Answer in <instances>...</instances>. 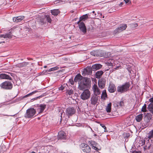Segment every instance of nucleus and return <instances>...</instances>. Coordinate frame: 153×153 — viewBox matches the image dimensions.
Returning <instances> with one entry per match:
<instances>
[{"mask_svg":"<svg viewBox=\"0 0 153 153\" xmlns=\"http://www.w3.org/2000/svg\"><path fill=\"white\" fill-rule=\"evenodd\" d=\"M130 85L129 83L126 82L124 84L119 86L117 88V91L118 92L124 93L129 90Z\"/></svg>","mask_w":153,"mask_h":153,"instance_id":"f257e3e1","label":"nucleus"},{"mask_svg":"<svg viewBox=\"0 0 153 153\" xmlns=\"http://www.w3.org/2000/svg\"><path fill=\"white\" fill-rule=\"evenodd\" d=\"M36 110L33 108H30L26 111L24 116L26 118H29L34 117L36 116Z\"/></svg>","mask_w":153,"mask_h":153,"instance_id":"f03ea898","label":"nucleus"},{"mask_svg":"<svg viewBox=\"0 0 153 153\" xmlns=\"http://www.w3.org/2000/svg\"><path fill=\"white\" fill-rule=\"evenodd\" d=\"M0 87L1 88L7 90H10L13 87V84L10 82L6 81L0 85Z\"/></svg>","mask_w":153,"mask_h":153,"instance_id":"7ed1b4c3","label":"nucleus"},{"mask_svg":"<svg viewBox=\"0 0 153 153\" xmlns=\"http://www.w3.org/2000/svg\"><path fill=\"white\" fill-rule=\"evenodd\" d=\"M91 93L88 89H85L84 90L81 94L80 97L81 99L85 100L88 99L90 97Z\"/></svg>","mask_w":153,"mask_h":153,"instance_id":"20e7f679","label":"nucleus"},{"mask_svg":"<svg viewBox=\"0 0 153 153\" xmlns=\"http://www.w3.org/2000/svg\"><path fill=\"white\" fill-rule=\"evenodd\" d=\"M80 148L83 152L85 153H89L91 151L90 147L87 144L82 143L80 145Z\"/></svg>","mask_w":153,"mask_h":153,"instance_id":"39448f33","label":"nucleus"},{"mask_svg":"<svg viewBox=\"0 0 153 153\" xmlns=\"http://www.w3.org/2000/svg\"><path fill=\"white\" fill-rule=\"evenodd\" d=\"M76 111V109L73 107H68L66 109V115L68 117L71 116L75 114Z\"/></svg>","mask_w":153,"mask_h":153,"instance_id":"423d86ee","label":"nucleus"},{"mask_svg":"<svg viewBox=\"0 0 153 153\" xmlns=\"http://www.w3.org/2000/svg\"><path fill=\"white\" fill-rule=\"evenodd\" d=\"M80 30L83 33H85L86 32V28L84 23L82 22L79 21L77 22Z\"/></svg>","mask_w":153,"mask_h":153,"instance_id":"0eeeda50","label":"nucleus"},{"mask_svg":"<svg viewBox=\"0 0 153 153\" xmlns=\"http://www.w3.org/2000/svg\"><path fill=\"white\" fill-rule=\"evenodd\" d=\"M127 27V25L126 24L120 25L119 27H118L114 30V33H120L125 30Z\"/></svg>","mask_w":153,"mask_h":153,"instance_id":"6e6552de","label":"nucleus"},{"mask_svg":"<svg viewBox=\"0 0 153 153\" xmlns=\"http://www.w3.org/2000/svg\"><path fill=\"white\" fill-rule=\"evenodd\" d=\"M92 89L94 92L95 95L97 96L100 94L101 91L97 86L95 84H94L93 86Z\"/></svg>","mask_w":153,"mask_h":153,"instance_id":"1a4fd4ad","label":"nucleus"},{"mask_svg":"<svg viewBox=\"0 0 153 153\" xmlns=\"http://www.w3.org/2000/svg\"><path fill=\"white\" fill-rule=\"evenodd\" d=\"M46 108V105L45 104H40L38 107L37 111L39 114L42 113Z\"/></svg>","mask_w":153,"mask_h":153,"instance_id":"9d476101","label":"nucleus"},{"mask_svg":"<svg viewBox=\"0 0 153 153\" xmlns=\"http://www.w3.org/2000/svg\"><path fill=\"white\" fill-rule=\"evenodd\" d=\"M116 88L115 85L112 83H110L108 88V90L111 93H113L116 91Z\"/></svg>","mask_w":153,"mask_h":153,"instance_id":"9b49d317","label":"nucleus"},{"mask_svg":"<svg viewBox=\"0 0 153 153\" xmlns=\"http://www.w3.org/2000/svg\"><path fill=\"white\" fill-rule=\"evenodd\" d=\"M150 103L148 105V108L153 114V97L149 99Z\"/></svg>","mask_w":153,"mask_h":153,"instance_id":"f8f14e48","label":"nucleus"},{"mask_svg":"<svg viewBox=\"0 0 153 153\" xmlns=\"http://www.w3.org/2000/svg\"><path fill=\"white\" fill-rule=\"evenodd\" d=\"M0 79H1L12 80V78L10 76L4 73L0 74Z\"/></svg>","mask_w":153,"mask_h":153,"instance_id":"ddd939ff","label":"nucleus"},{"mask_svg":"<svg viewBox=\"0 0 153 153\" xmlns=\"http://www.w3.org/2000/svg\"><path fill=\"white\" fill-rule=\"evenodd\" d=\"M98 99V97L94 95L91 98V103L93 105H96Z\"/></svg>","mask_w":153,"mask_h":153,"instance_id":"4468645a","label":"nucleus"},{"mask_svg":"<svg viewBox=\"0 0 153 153\" xmlns=\"http://www.w3.org/2000/svg\"><path fill=\"white\" fill-rule=\"evenodd\" d=\"M45 19H46L47 21L49 23H51V19L50 16L49 15L45 16L43 18V19L41 20L40 22L43 24H44L45 22Z\"/></svg>","mask_w":153,"mask_h":153,"instance_id":"2eb2a0df","label":"nucleus"},{"mask_svg":"<svg viewBox=\"0 0 153 153\" xmlns=\"http://www.w3.org/2000/svg\"><path fill=\"white\" fill-rule=\"evenodd\" d=\"M66 134L63 131H60L58 133V138L59 139H62L65 138Z\"/></svg>","mask_w":153,"mask_h":153,"instance_id":"dca6fc26","label":"nucleus"},{"mask_svg":"<svg viewBox=\"0 0 153 153\" xmlns=\"http://www.w3.org/2000/svg\"><path fill=\"white\" fill-rule=\"evenodd\" d=\"M102 67V65L100 64H95L92 66V69L93 71H94L100 69Z\"/></svg>","mask_w":153,"mask_h":153,"instance_id":"f3484780","label":"nucleus"},{"mask_svg":"<svg viewBox=\"0 0 153 153\" xmlns=\"http://www.w3.org/2000/svg\"><path fill=\"white\" fill-rule=\"evenodd\" d=\"M81 80V83H82L84 85L87 86L89 84V79L88 78L83 77Z\"/></svg>","mask_w":153,"mask_h":153,"instance_id":"a211bd4d","label":"nucleus"},{"mask_svg":"<svg viewBox=\"0 0 153 153\" xmlns=\"http://www.w3.org/2000/svg\"><path fill=\"white\" fill-rule=\"evenodd\" d=\"M82 78L83 77L80 74H78L75 77L74 81L75 82H79L82 79Z\"/></svg>","mask_w":153,"mask_h":153,"instance_id":"6ab92c4d","label":"nucleus"},{"mask_svg":"<svg viewBox=\"0 0 153 153\" xmlns=\"http://www.w3.org/2000/svg\"><path fill=\"white\" fill-rule=\"evenodd\" d=\"M103 73V72L102 71H97L95 74L96 77L97 79L100 78Z\"/></svg>","mask_w":153,"mask_h":153,"instance_id":"aec40b11","label":"nucleus"},{"mask_svg":"<svg viewBox=\"0 0 153 153\" xmlns=\"http://www.w3.org/2000/svg\"><path fill=\"white\" fill-rule=\"evenodd\" d=\"M143 117V114H140L136 117L135 119L137 122H139L142 120Z\"/></svg>","mask_w":153,"mask_h":153,"instance_id":"412c9836","label":"nucleus"},{"mask_svg":"<svg viewBox=\"0 0 153 153\" xmlns=\"http://www.w3.org/2000/svg\"><path fill=\"white\" fill-rule=\"evenodd\" d=\"M51 13L53 15L57 16L59 13L60 11L58 9H54L51 11Z\"/></svg>","mask_w":153,"mask_h":153,"instance_id":"4be33fe9","label":"nucleus"},{"mask_svg":"<svg viewBox=\"0 0 153 153\" xmlns=\"http://www.w3.org/2000/svg\"><path fill=\"white\" fill-rule=\"evenodd\" d=\"M111 102L109 103L106 107V111L108 113H109L111 111Z\"/></svg>","mask_w":153,"mask_h":153,"instance_id":"5701e85b","label":"nucleus"},{"mask_svg":"<svg viewBox=\"0 0 153 153\" xmlns=\"http://www.w3.org/2000/svg\"><path fill=\"white\" fill-rule=\"evenodd\" d=\"M107 94H106V91L105 90H104L103 91L102 95L101 96V98L102 99L105 100V98L107 97Z\"/></svg>","mask_w":153,"mask_h":153,"instance_id":"b1692460","label":"nucleus"},{"mask_svg":"<svg viewBox=\"0 0 153 153\" xmlns=\"http://www.w3.org/2000/svg\"><path fill=\"white\" fill-rule=\"evenodd\" d=\"M27 62H22L17 64L16 66L19 68H22L26 66L27 65Z\"/></svg>","mask_w":153,"mask_h":153,"instance_id":"393cba45","label":"nucleus"},{"mask_svg":"<svg viewBox=\"0 0 153 153\" xmlns=\"http://www.w3.org/2000/svg\"><path fill=\"white\" fill-rule=\"evenodd\" d=\"M98 84L99 87L101 88H103L105 87L104 82L103 81H99Z\"/></svg>","mask_w":153,"mask_h":153,"instance_id":"a878e982","label":"nucleus"},{"mask_svg":"<svg viewBox=\"0 0 153 153\" xmlns=\"http://www.w3.org/2000/svg\"><path fill=\"white\" fill-rule=\"evenodd\" d=\"M38 92V91H33V92H31V93H30L27 94L26 95H25V96H24L22 97V98L24 99V98H26L27 97H28L29 96H31V95H33V94H35V93H36Z\"/></svg>","mask_w":153,"mask_h":153,"instance_id":"bb28decb","label":"nucleus"},{"mask_svg":"<svg viewBox=\"0 0 153 153\" xmlns=\"http://www.w3.org/2000/svg\"><path fill=\"white\" fill-rule=\"evenodd\" d=\"M88 14L83 15L80 17L79 20V21L80 22L83 20H85V19H88Z\"/></svg>","mask_w":153,"mask_h":153,"instance_id":"cd10ccee","label":"nucleus"},{"mask_svg":"<svg viewBox=\"0 0 153 153\" xmlns=\"http://www.w3.org/2000/svg\"><path fill=\"white\" fill-rule=\"evenodd\" d=\"M87 85H84L82 83H80L79 84V88L80 90H83L85 89V87Z\"/></svg>","mask_w":153,"mask_h":153,"instance_id":"c85d7f7f","label":"nucleus"},{"mask_svg":"<svg viewBox=\"0 0 153 153\" xmlns=\"http://www.w3.org/2000/svg\"><path fill=\"white\" fill-rule=\"evenodd\" d=\"M67 85L64 84L63 85H62L59 88V90L63 91H65V90H67V87H66V86Z\"/></svg>","mask_w":153,"mask_h":153,"instance_id":"c756f323","label":"nucleus"},{"mask_svg":"<svg viewBox=\"0 0 153 153\" xmlns=\"http://www.w3.org/2000/svg\"><path fill=\"white\" fill-rule=\"evenodd\" d=\"M66 95H68L70 96L74 94V91L72 89L66 90Z\"/></svg>","mask_w":153,"mask_h":153,"instance_id":"7c9ffc66","label":"nucleus"},{"mask_svg":"<svg viewBox=\"0 0 153 153\" xmlns=\"http://www.w3.org/2000/svg\"><path fill=\"white\" fill-rule=\"evenodd\" d=\"M5 34V39H10L11 38L12 36L10 32L7 33Z\"/></svg>","mask_w":153,"mask_h":153,"instance_id":"2f4dec72","label":"nucleus"},{"mask_svg":"<svg viewBox=\"0 0 153 153\" xmlns=\"http://www.w3.org/2000/svg\"><path fill=\"white\" fill-rule=\"evenodd\" d=\"M149 134L148 137L150 139L153 137V129L149 132Z\"/></svg>","mask_w":153,"mask_h":153,"instance_id":"473e14b6","label":"nucleus"},{"mask_svg":"<svg viewBox=\"0 0 153 153\" xmlns=\"http://www.w3.org/2000/svg\"><path fill=\"white\" fill-rule=\"evenodd\" d=\"M146 104H144L143 106L142 107L141 109V111L143 112H146Z\"/></svg>","mask_w":153,"mask_h":153,"instance_id":"72a5a7b5","label":"nucleus"},{"mask_svg":"<svg viewBox=\"0 0 153 153\" xmlns=\"http://www.w3.org/2000/svg\"><path fill=\"white\" fill-rule=\"evenodd\" d=\"M24 18V16H20L17 17V19L18 21V22L21 21L23 20Z\"/></svg>","mask_w":153,"mask_h":153,"instance_id":"f704fd0d","label":"nucleus"},{"mask_svg":"<svg viewBox=\"0 0 153 153\" xmlns=\"http://www.w3.org/2000/svg\"><path fill=\"white\" fill-rule=\"evenodd\" d=\"M100 125L104 129V131L105 132H106V131H107L106 129V128L105 127V126L102 124H100Z\"/></svg>","mask_w":153,"mask_h":153,"instance_id":"c9c22d12","label":"nucleus"},{"mask_svg":"<svg viewBox=\"0 0 153 153\" xmlns=\"http://www.w3.org/2000/svg\"><path fill=\"white\" fill-rule=\"evenodd\" d=\"M130 136V134L129 133H126L124 134V136L125 138H127Z\"/></svg>","mask_w":153,"mask_h":153,"instance_id":"e433bc0d","label":"nucleus"},{"mask_svg":"<svg viewBox=\"0 0 153 153\" xmlns=\"http://www.w3.org/2000/svg\"><path fill=\"white\" fill-rule=\"evenodd\" d=\"M146 149H151V148H152V149L153 148V146H152L151 145H149L148 146H146Z\"/></svg>","mask_w":153,"mask_h":153,"instance_id":"4c0bfd02","label":"nucleus"},{"mask_svg":"<svg viewBox=\"0 0 153 153\" xmlns=\"http://www.w3.org/2000/svg\"><path fill=\"white\" fill-rule=\"evenodd\" d=\"M13 21L14 22H18V21L17 19V17H14L13 18Z\"/></svg>","mask_w":153,"mask_h":153,"instance_id":"58836bf2","label":"nucleus"},{"mask_svg":"<svg viewBox=\"0 0 153 153\" xmlns=\"http://www.w3.org/2000/svg\"><path fill=\"white\" fill-rule=\"evenodd\" d=\"M56 67H54L52 68H50L48 70V71L50 72L54 70H56Z\"/></svg>","mask_w":153,"mask_h":153,"instance_id":"ea45409f","label":"nucleus"},{"mask_svg":"<svg viewBox=\"0 0 153 153\" xmlns=\"http://www.w3.org/2000/svg\"><path fill=\"white\" fill-rule=\"evenodd\" d=\"M92 148L96 151H98L99 150L96 147L94 146H92Z\"/></svg>","mask_w":153,"mask_h":153,"instance_id":"a19ab883","label":"nucleus"},{"mask_svg":"<svg viewBox=\"0 0 153 153\" xmlns=\"http://www.w3.org/2000/svg\"><path fill=\"white\" fill-rule=\"evenodd\" d=\"M120 105V106H123L124 105V103L123 101H121L119 103Z\"/></svg>","mask_w":153,"mask_h":153,"instance_id":"79ce46f5","label":"nucleus"},{"mask_svg":"<svg viewBox=\"0 0 153 153\" xmlns=\"http://www.w3.org/2000/svg\"><path fill=\"white\" fill-rule=\"evenodd\" d=\"M124 1L126 3H127L130 1V0H124Z\"/></svg>","mask_w":153,"mask_h":153,"instance_id":"37998d69","label":"nucleus"},{"mask_svg":"<svg viewBox=\"0 0 153 153\" xmlns=\"http://www.w3.org/2000/svg\"><path fill=\"white\" fill-rule=\"evenodd\" d=\"M124 3L123 2H122L120 3V4H119V5L120 6H121Z\"/></svg>","mask_w":153,"mask_h":153,"instance_id":"c03bdc74","label":"nucleus"},{"mask_svg":"<svg viewBox=\"0 0 153 153\" xmlns=\"http://www.w3.org/2000/svg\"><path fill=\"white\" fill-rule=\"evenodd\" d=\"M2 38H3L4 39H5V34H2Z\"/></svg>","mask_w":153,"mask_h":153,"instance_id":"a18cd8bd","label":"nucleus"},{"mask_svg":"<svg viewBox=\"0 0 153 153\" xmlns=\"http://www.w3.org/2000/svg\"><path fill=\"white\" fill-rule=\"evenodd\" d=\"M134 27H137L138 26L137 24V23L135 24H134Z\"/></svg>","mask_w":153,"mask_h":153,"instance_id":"49530a36","label":"nucleus"},{"mask_svg":"<svg viewBox=\"0 0 153 153\" xmlns=\"http://www.w3.org/2000/svg\"><path fill=\"white\" fill-rule=\"evenodd\" d=\"M93 53L92 52H91V55H93L94 56L95 55H93Z\"/></svg>","mask_w":153,"mask_h":153,"instance_id":"de8ad7c7","label":"nucleus"},{"mask_svg":"<svg viewBox=\"0 0 153 153\" xmlns=\"http://www.w3.org/2000/svg\"><path fill=\"white\" fill-rule=\"evenodd\" d=\"M0 37L2 38V34H0Z\"/></svg>","mask_w":153,"mask_h":153,"instance_id":"09e8293b","label":"nucleus"},{"mask_svg":"<svg viewBox=\"0 0 153 153\" xmlns=\"http://www.w3.org/2000/svg\"><path fill=\"white\" fill-rule=\"evenodd\" d=\"M117 68H114V69H115V70H116L117 69Z\"/></svg>","mask_w":153,"mask_h":153,"instance_id":"8fccbe9b","label":"nucleus"},{"mask_svg":"<svg viewBox=\"0 0 153 153\" xmlns=\"http://www.w3.org/2000/svg\"><path fill=\"white\" fill-rule=\"evenodd\" d=\"M110 66H113V65L112 63H111V65H110Z\"/></svg>","mask_w":153,"mask_h":153,"instance_id":"3c124183","label":"nucleus"},{"mask_svg":"<svg viewBox=\"0 0 153 153\" xmlns=\"http://www.w3.org/2000/svg\"><path fill=\"white\" fill-rule=\"evenodd\" d=\"M40 96H39V97H36V99H37V98H40Z\"/></svg>","mask_w":153,"mask_h":153,"instance_id":"603ef678","label":"nucleus"},{"mask_svg":"<svg viewBox=\"0 0 153 153\" xmlns=\"http://www.w3.org/2000/svg\"><path fill=\"white\" fill-rule=\"evenodd\" d=\"M92 13H95V11H93L92 12Z\"/></svg>","mask_w":153,"mask_h":153,"instance_id":"864d4df0","label":"nucleus"},{"mask_svg":"<svg viewBox=\"0 0 153 153\" xmlns=\"http://www.w3.org/2000/svg\"><path fill=\"white\" fill-rule=\"evenodd\" d=\"M47 66H45L44 67L45 68H47Z\"/></svg>","mask_w":153,"mask_h":153,"instance_id":"5fc2aeb1","label":"nucleus"},{"mask_svg":"<svg viewBox=\"0 0 153 153\" xmlns=\"http://www.w3.org/2000/svg\"><path fill=\"white\" fill-rule=\"evenodd\" d=\"M31 153H36L34 152H31Z\"/></svg>","mask_w":153,"mask_h":153,"instance_id":"6e6d98bb","label":"nucleus"},{"mask_svg":"<svg viewBox=\"0 0 153 153\" xmlns=\"http://www.w3.org/2000/svg\"><path fill=\"white\" fill-rule=\"evenodd\" d=\"M4 42H0V44H1V43H4Z\"/></svg>","mask_w":153,"mask_h":153,"instance_id":"4d7b16f0","label":"nucleus"},{"mask_svg":"<svg viewBox=\"0 0 153 153\" xmlns=\"http://www.w3.org/2000/svg\"><path fill=\"white\" fill-rule=\"evenodd\" d=\"M71 84H73V83H72V82H71Z\"/></svg>","mask_w":153,"mask_h":153,"instance_id":"13d9d810","label":"nucleus"},{"mask_svg":"<svg viewBox=\"0 0 153 153\" xmlns=\"http://www.w3.org/2000/svg\"><path fill=\"white\" fill-rule=\"evenodd\" d=\"M14 115H11V116H13Z\"/></svg>","mask_w":153,"mask_h":153,"instance_id":"bf43d9fd","label":"nucleus"}]
</instances>
